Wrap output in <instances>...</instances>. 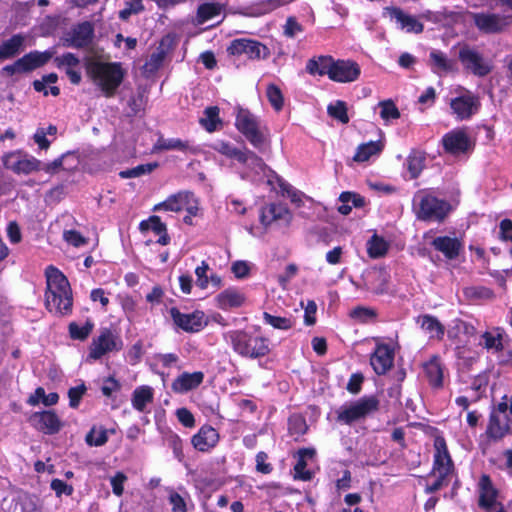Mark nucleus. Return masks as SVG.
Segmentation results:
<instances>
[{
    "label": "nucleus",
    "instance_id": "obj_9",
    "mask_svg": "<svg viewBox=\"0 0 512 512\" xmlns=\"http://www.w3.org/2000/svg\"><path fill=\"white\" fill-rule=\"evenodd\" d=\"M121 339L110 329L102 328L97 337H95L89 347V358L93 360L100 359L103 355L119 351L122 349Z\"/></svg>",
    "mask_w": 512,
    "mask_h": 512
},
{
    "label": "nucleus",
    "instance_id": "obj_35",
    "mask_svg": "<svg viewBox=\"0 0 512 512\" xmlns=\"http://www.w3.org/2000/svg\"><path fill=\"white\" fill-rule=\"evenodd\" d=\"M153 398L154 392L150 386H140L133 391L132 405L137 411L143 412L146 406L152 403Z\"/></svg>",
    "mask_w": 512,
    "mask_h": 512
},
{
    "label": "nucleus",
    "instance_id": "obj_44",
    "mask_svg": "<svg viewBox=\"0 0 512 512\" xmlns=\"http://www.w3.org/2000/svg\"><path fill=\"white\" fill-rule=\"evenodd\" d=\"M327 112L330 117L338 120L339 122L346 124L349 122V117L347 114V106L344 101L337 100L334 103H331L327 107Z\"/></svg>",
    "mask_w": 512,
    "mask_h": 512
},
{
    "label": "nucleus",
    "instance_id": "obj_12",
    "mask_svg": "<svg viewBox=\"0 0 512 512\" xmlns=\"http://www.w3.org/2000/svg\"><path fill=\"white\" fill-rule=\"evenodd\" d=\"M228 51L232 55H246L249 59H265L270 55L269 49L262 43L252 39H235L231 42Z\"/></svg>",
    "mask_w": 512,
    "mask_h": 512
},
{
    "label": "nucleus",
    "instance_id": "obj_19",
    "mask_svg": "<svg viewBox=\"0 0 512 512\" xmlns=\"http://www.w3.org/2000/svg\"><path fill=\"white\" fill-rule=\"evenodd\" d=\"M479 505L487 512H505L497 503V491L487 475H482L479 483Z\"/></svg>",
    "mask_w": 512,
    "mask_h": 512
},
{
    "label": "nucleus",
    "instance_id": "obj_55",
    "mask_svg": "<svg viewBox=\"0 0 512 512\" xmlns=\"http://www.w3.org/2000/svg\"><path fill=\"white\" fill-rule=\"evenodd\" d=\"M208 270H209V265L205 261H202L201 265L195 269V274L197 277L196 284L201 289H206L208 287V284H209V277L207 276Z\"/></svg>",
    "mask_w": 512,
    "mask_h": 512
},
{
    "label": "nucleus",
    "instance_id": "obj_18",
    "mask_svg": "<svg viewBox=\"0 0 512 512\" xmlns=\"http://www.w3.org/2000/svg\"><path fill=\"white\" fill-rule=\"evenodd\" d=\"M29 421L38 431L49 435L58 433L62 427L60 418L52 410L35 412Z\"/></svg>",
    "mask_w": 512,
    "mask_h": 512
},
{
    "label": "nucleus",
    "instance_id": "obj_40",
    "mask_svg": "<svg viewBox=\"0 0 512 512\" xmlns=\"http://www.w3.org/2000/svg\"><path fill=\"white\" fill-rule=\"evenodd\" d=\"M212 148L220 154L228 158L236 159L239 162L244 159V149H239L229 142L219 140L213 144Z\"/></svg>",
    "mask_w": 512,
    "mask_h": 512
},
{
    "label": "nucleus",
    "instance_id": "obj_2",
    "mask_svg": "<svg viewBox=\"0 0 512 512\" xmlns=\"http://www.w3.org/2000/svg\"><path fill=\"white\" fill-rule=\"evenodd\" d=\"M225 340L232 345L234 352L251 359H257L269 354V340L263 336L250 334L243 330L229 331L224 335Z\"/></svg>",
    "mask_w": 512,
    "mask_h": 512
},
{
    "label": "nucleus",
    "instance_id": "obj_17",
    "mask_svg": "<svg viewBox=\"0 0 512 512\" xmlns=\"http://www.w3.org/2000/svg\"><path fill=\"white\" fill-rule=\"evenodd\" d=\"M442 144L444 150L452 155L466 153L472 146L469 136L462 129H455L446 133L442 138Z\"/></svg>",
    "mask_w": 512,
    "mask_h": 512
},
{
    "label": "nucleus",
    "instance_id": "obj_26",
    "mask_svg": "<svg viewBox=\"0 0 512 512\" xmlns=\"http://www.w3.org/2000/svg\"><path fill=\"white\" fill-rule=\"evenodd\" d=\"M204 379V374L200 371L179 375L172 383V390L176 393H186L197 388Z\"/></svg>",
    "mask_w": 512,
    "mask_h": 512
},
{
    "label": "nucleus",
    "instance_id": "obj_24",
    "mask_svg": "<svg viewBox=\"0 0 512 512\" xmlns=\"http://www.w3.org/2000/svg\"><path fill=\"white\" fill-rule=\"evenodd\" d=\"M219 434L212 426H203L197 434L192 437V445L201 452H207L216 446Z\"/></svg>",
    "mask_w": 512,
    "mask_h": 512
},
{
    "label": "nucleus",
    "instance_id": "obj_47",
    "mask_svg": "<svg viewBox=\"0 0 512 512\" xmlns=\"http://www.w3.org/2000/svg\"><path fill=\"white\" fill-rule=\"evenodd\" d=\"M483 342L481 343L487 350L499 352L503 349L502 335L497 332H484L481 336Z\"/></svg>",
    "mask_w": 512,
    "mask_h": 512
},
{
    "label": "nucleus",
    "instance_id": "obj_41",
    "mask_svg": "<svg viewBox=\"0 0 512 512\" xmlns=\"http://www.w3.org/2000/svg\"><path fill=\"white\" fill-rule=\"evenodd\" d=\"M508 430L509 427L507 423H501L498 416H496L495 414H491L489 424L487 427V434L490 438L494 440H499L506 435Z\"/></svg>",
    "mask_w": 512,
    "mask_h": 512
},
{
    "label": "nucleus",
    "instance_id": "obj_22",
    "mask_svg": "<svg viewBox=\"0 0 512 512\" xmlns=\"http://www.w3.org/2000/svg\"><path fill=\"white\" fill-rule=\"evenodd\" d=\"M394 351L386 344L377 345L370 357V364L378 375H383L393 366Z\"/></svg>",
    "mask_w": 512,
    "mask_h": 512
},
{
    "label": "nucleus",
    "instance_id": "obj_4",
    "mask_svg": "<svg viewBox=\"0 0 512 512\" xmlns=\"http://www.w3.org/2000/svg\"><path fill=\"white\" fill-rule=\"evenodd\" d=\"M416 214L418 219L424 221H442L450 211L448 202L427 194L418 193L415 197Z\"/></svg>",
    "mask_w": 512,
    "mask_h": 512
},
{
    "label": "nucleus",
    "instance_id": "obj_28",
    "mask_svg": "<svg viewBox=\"0 0 512 512\" xmlns=\"http://www.w3.org/2000/svg\"><path fill=\"white\" fill-rule=\"evenodd\" d=\"M93 35V27L90 23L84 22L77 25L71 32L70 37L66 39L69 46L82 48L87 46Z\"/></svg>",
    "mask_w": 512,
    "mask_h": 512
},
{
    "label": "nucleus",
    "instance_id": "obj_53",
    "mask_svg": "<svg viewBox=\"0 0 512 512\" xmlns=\"http://www.w3.org/2000/svg\"><path fill=\"white\" fill-rule=\"evenodd\" d=\"M63 239L74 247H81L88 243V239L76 230H65Z\"/></svg>",
    "mask_w": 512,
    "mask_h": 512
},
{
    "label": "nucleus",
    "instance_id": "obj_31",
    "mask_svg": "<svg viewBox=\"0 0 512 512\" xmlns=\"http://www.w3.org/2000/svg\"><path fill=\"white\" fill-rule=\"evenodd\" d=\"M334 58L331 56H318L309 59L306 64V70L311 75L324 76L327 75L330 78L333 69Z\"/></svg>",
    "mask_w": 512,
    "mask_h": 512
},
{
    "label": "nucleus",
    "instance_id": "obj_52",
    "mask_svg": "<svg viewBox=\"0 0 512 512\" xmlns=\"http://www.w3.org/2000/svg\"><path fill=\"white\" fill-rule=\"evenodd\" d=\"M140 228L142 230H152L157 235L167 231L166 225L158 216H151L148 221L141 222Z\"/></svg>",
    "mask_w": 512,
    "mask_h": 512
},
{
    "label": "nucleus",
    "instance_id": "obj_5",
    "mask_svg": "<svg viewBox=\"0 0 512 512\" xmlns=\"http://www.w3.org/2000/svg\"><path fill=\"white\" fill-rule=\"evenodd\" d=\"M379 402L375 397H363L337 411V421L346 425L365 419L378 410Z\"/></svg>",
    "mask_w": 512,
    "mask_h": 512
},
{
    "label": "nucleus",
    "instance_id": "obj_25",
    "mask_svg": "<svg viewBox=\"0 0 512 512\" xmlns=\"http://www.w3.org/2000/svg\"><path fill=\"white\" fill-rule=\"evenodd\" d=\"M245 300V294L237 288H227L216 296L217 306L222 310L238 308Z\"/></svg>",
    "mask_w": 512,
    "mask_h": 512
},
{
    "label": "nucleus",
    "instance_id": "obj_62",
    "mask_svg": "<svg viewBox=\"0 0 512 512\" xmlns=\"http://www.w3.org/2000/svg\"><path fill=\"white\" fill-rule=\"evenodd\" d=\"M364 377L360 373L352 374L348 383H347V390L352 394H357L361 390V386L363 383Z\"/></svg>",
    "mask_w": 512,
    "mask_h": 512
},
{
    "label": "nucleus",
    "instance_id": "obj_38",
    "mask_svg": "<svg viewBox=\"0 0 512 512\" xmlns=\"http://www.w3.org/2000/svg\"><path fill=\"white\" fill-rule=\"evenodd\" d=\"M383 149V144L380 141H370L358 147L354 160L357 162L367 161L371 156L380 153Z\"/></svg>",
    "mask_w": 512,
    "mask_h": 512
},
{
    "label": "nucleus",
    "instance_id": "obj_21",
    "mask_svg": "<svg viewBox=\"0 0 512 512\" xmlns=\"http://www.w3.org/2000/svg\"><path fill=\"white\" fill-rule=\"evenodd\" d=\"M293 215L286 205L281 203H270L261 209L260 221L264 226L271 225L273 222L281 221L288 225L292 221Z\"/></svg>",
    "mask_w": 512,
    "mask_h": 512
},
{
    "label": "nucleus",
    "instance_id": "obj_16",
    "mask_svg": "<svg viewBox=\"0 0 512 512\" xmlns=\"http://www.w3.org/2000/svg\"><path fill=\"white\" fill-rule=\"evenodd\" d=\"M360 73V66L356 62L352 60L334 59L330 80L339 83H350L356 81Z\"/></svg>",
    "mask_w": 512,
    "mask_h": 512
},
{
    "label": "nucleus",
    "instance_id": "obj_57",
    "mask_svg": "<svg viewBox=\"0 0 512 512\" xmlns=\"http://www.w3.org/2000/svg\"><path fill=\"white\" fill-rule=\"evenodd\" d=\"M143 8L142 0H131L127 3V7L119 12V17L122 20H127L132 14L139 13Z\"/></svg>",
    "mask_w": 512,
    "mask_h": 512
},
{
    "label": "nucleus",
    "instance_id": "obj_45",
    "mask_svg": "<svg viewBox=\"0 0 512 512\" xmlns=\"http://www.w3.org/2000/svg\"><path fill=\"white\" fill-rule=\"evenodd\" d=\"M263 319L266 324L280 330H288L294 325V322L291 318L274 316L268 312L263 313Z\"/></svg>",
    "mask_w": 512,
    "mask_h": 512
},
{
    "label": "nucleus",
    "instance_id": "obj_51",
    "mask_svg": "<svg viewBox=\"0 0 512 512\" xmlns=\"http://www.w3.org/2000/svg\"><path fill=\"white\" fill-rule=\"evenodd\" d=\"M267 98L270 104L276 111H279L283 107V95L281 90L274 84H270L267 86L266 90Z\"/></svg>",
    "mask_w": 512,
    "mask_h": 512
},
{
    "label": "nucleus",
    "instance_id": "obj_15",
    "mask_svg": "<svg viewBox=\"0 0 512 512\" xmlns=\"http://www.w3.org/2000/svg\"><path fill=\"white\" fill-rule=\"evenodd\" d=\"M434 465L432 475L447 477L452 471V460L448 452L446 441L443 437L437 436L434 440Z\"/></svg>",
    "mask_w": 512,
    "mask_h": 512
},
{
    "label": "nucleus",
    "instance_id": "obj_30",
    "mask_svg": "<svg viewBox=\"0 0 512 512\" xmlns=\"http://www.w3.org/2000/svg\"><path fill=\"white\" fill-rule=\"evenodd\" d=\"M430 66L433 72L442 75L456 71V63L439 50H432L429 55Z\"/></svg>",
    "mask_w": 512,
    "mask_h": 512
},
{
    "label": "nucleus",
    "instance_id": "obj_13",
    "mask_svg": "<svg viewBox=\"0 0 512 512\" xmlns=\"http://www.w3.org/2000/svg\"><path fill=\"white\" fill-rule=\"evenodd\" d=\"M53 55V51L30 52L18 59L14 64L6 66L5 70L11 74L28 72L46 64Z\"/></svg>",
    "mask_w": 512,
    "mask_h": 512
},
{
    "label": "nucleus",
    "instance_id": "obj_63",
    "mask_svg": "<svg viewBox=\"0 0 512 512\" xmlns=\"http://www.w3.org/2000/svg\"><path fill=\"white\" fill-rule=\"evenodd\" d=\"M177 418L185 427L191 428L195 425L193 414L186 408H180L177 410Z\"/></svg>",
    "mask_w": 512,
    "mask_h": 512
},
{
    "label": "nucleus",
    "instance_id": "obj_6",
    "mask_svg": "<svg viewBox=\"0 0 512 512\" xmlns=\"http://www.w3.org/2000/svg\"><path fill=\"white\" fill-rule=\"evenodd\" d=\"M235 125L255 148L261 149L264 146L265 135L260 127L259 120L249 110L238 109Z\"/></svg>",
    "mask_w": 512,
    "mask_h": 512
},
{
    "label": "nucleus",
    "instance_id": "obj_36",
    "mask_svg": "<svg viewBox=\"0 0 512 512\" xmlns=\"http://www.w3.org/2000/svg\"><path fill=\"white\" fill-rule=\"evenodd\" d=\"M24 37L14 35L0 45V60L8 59L16 55L22 48Z\"/></svg>",
    "mask_w": 512,
    "mask_h": 512
},
{
    "label": "nucleus",
    "instance_id": "obj_64",
    "mask_svg": "<svg viewBox=\"0 0 512 512\" xmlns=\"http://www.w3.org/2000/svg\"><path fill=\"white\" fill-rule=\"evenodd\" d=\"M169 502L172 506V512H186V504L178 493L171 492Z\"/></svg>",
    "mask_w": 512,
    "mask_h": 512
},
{
    "label": "nucleus",
    "instance_id": "obj_37",
    "mask_svg": "<svg viewBox=\"0 0 512 512\" xmlns=\"http://www.w3.org/2000/svg\"><path fill=\"white\" fill-rule=\"evenodd\" d=\"M426 155L421 151H412L407 158V169L411 178H417L425 167Z\"/></svg>",
    "mask_w": 512,
    "mask_h": 512
},
{
    "label": "nucleus",
    "instance_id": "obj_61",
    "mask_svg": "<svg viewBox=\"0 0 512 512\" xmlns=\"http://www.w3.org/2000/svg\"><path fill=\"white\" fill-rule=\"evenodd\" d=\"M268 456L265 452H259L256 455V469L258 472L268 474L272 471V466L267 463Z\"/></svg>",
    "mask_w": 512,
    "mask_h": 512
},
{
    "label": "nucleus",
    "instance_id": "obj_54",
    "mask_svg": "<svg viewBox=\"0 0 512 512\" xmlns=\"http://www.w3.org/2000/svg\"><path fill=\"white\" fill-rule=\"evenodd\" d=\"M54 62L58 68L65 67L66 69H71L79 64V59L72 53H66L62 56L56 57Z\"/></svg>",
    "mask_w": 512,
    "mask_h": 512
},
{
    "label": "nucleus",
    "instance_id": "obj_11",
    "mask_svg": "<svg viewBox=\"0 0 512 512\" xmlns=\"http://www.w3.org/2000/svg\"><path fill=\"white\" fill-rule=\"evenodd\" d=\"M475 26L483 33H501L512 23V16L496 13H474L472 15Z\"/></svg>",
    "mask_w": 512,
    "mask_h": 512
},
{
    "label": "nucleus",
    "instance_id": "obj_29",
    "mask_svg": "<svg viewBox=\"0 0 512 512\" xmlns=\"http://www.w3.org/2000/svg\"><path fill=\"white\" fill-rule=\"evenodd\" d=\"M298 461L294 466V478L302 481H309L313 477V472L307 469V460L313 459L315 450L312 448L300 449L297 453Z\"/></svg>",
    "mask_w": 512,
    "mask_h": 512
},
{
    "label": "nucleus",
    "instance_id": "obj_43",
    "mask_svg": "<svg viewBox=\"0 0 512 512\" xmlns=\"http://www.w3.org/2000/svg\"><path fill=\"white\" fill-rule=\"evenodd\" d=\"M388 243L381 237L374 235L367 244V251L371 258H380L387 253Z\"/></svg>",
    "mask_w": 512,
    "mask_h": 512
},
{
    "label": "nucleus",
    "instance_id": "obj_60",
    "mask_svg": "<svg viewBox=\"0 0 512 512\" xmlns=\"http://www.w3.org/2000/svg\"><path fill=\"white\" fill-rule=\"evenodd\" d=\"M302 26L295 20L293 17H289L286 21V24L284 26V34L289 37L293 38L298 33L302 32Z\"/></svg>",
    "mask_w": 512,
    "mask_h": 512
},
{
    "label": "nucleus",
    "instance_id": "obj_48",
    "mask_svg": "<svg viewBox=\"0 0 512 512\" xmlns=\"http://www.w3.org/2000/svg\"><path fill=\"white\" fill-rule=\"evenodd\" d=\"M86 443L90 446H102L108 441L107 430L93 427L86 435Z\"/></svg>",
    "mask_w": 512,
    "mask_h": 512
},
{
    "label": "nucleus",
    "instance_id": "obj_33",
    "mask_svg": "<svg viewBox=\"0 0 512 512\" xmlns=\"http://www.w3.org/2000/svg\"><path fill=\"white\" fill-rule=\"evenodd\" d=\"M425 375L429 383L434 387H440L443 383V367L439 357L433 356L424 364Z\"/></svg>",
    "mask_w": 512,
    "mask_h": 512
},
{
    "label": "nucleus",
    "instance_id": "obj_59",
    "mask_svg": "<svg viewBox=\"0 0 512 512\" xmlns=\"http://www.w3.org/2000/svg\"><path fill=\"white\" fill-rule=\"evenodd\" d=\"M127 480V476L122 472H117L110 480L113 493L117 496H121L124 491V483Z\"/></svg>",
    "mask_w": 512,
    "mask_h": 512
},
{
    "label": "nucleus",
    "instance_id": "obj_7",
    "mask_svg": "<svg viewBox=\"0 0 512 512\" xmlns=\"http://www.w3.org/2000/svg\"><path fill=\"white\" fill-rule=\"evenodd\" d=\"M458 58L463 67L475 76L485 77L493 70L492 61L468 45L460 48Z\"/></svg>",
    "mask_w": 512,
    "mask_h": 512
},
{
    "label": "nucleus",
    "instance_id": "obj_10",
    "mask_svg": "<svg viewBox=\"0 0 512 512\" xmlns=\"http://www.w3.org/2000/svg\"><path fill=\"white\" fill-rule=\"evenodd\" d=\"M3 161L5 167L16 174H30L41 170V161L21 150L8 153Z\"/></svg>",
    "mask_w": 512,
    "mask_h": 512
},
{
    "label": "nucleus",
    "instance_id": "obj_27",
    "mask_svg": "<svg viewBox=\"0 0 512 512\" xmlns=\"http://www.w3.org/2000/svg\"><path fill=\"white\" fill-rule=\"evenodd\" d=\"M416 323L430 339L441 340L444 337L445 327L436 317L429 314L421 315L416 319Z\"/></svg>",
    "mask_w": 512,
    "mask_h": 512
},
{
    "label": "nucleus",
    "instance_id": "obj_58",
    "mask_svg": "<svg viewBox=\"0 0 512 512\" xmlns=\"http://www.w3.org/2000/svg\"><path fill=\"white\" fill-rule=\"evenodd\" d=\"M50 487L58 497H60L63 494L70 496L74 490L71 485L66 484L64 481L60 479H53L51 481Z\"/></svg>",
    "mask_w": 512,
    "mask_h": 512
},
{
    "label": "nucleus",
    "instance_id": "obj_20",
    "mask_svg": "<svg viewBox=\"0 0 512 512\" xmlns=\"http://www.w3.org/2000/svg\"><path fill=\"white\" fill-rule=\"evenodd\" d=\"M175 325L186 332H198L204 325V313L195 311L192 313H181L173 307L169 311Z\"/></svg>",
    "mask_w": 512,
    "mask_h": 512
},
{
    "label": "nucleus",
    "instance_id": "obj_56",
    "mask_svg": "<svg viewBox=\"0 0 512 512\" xmlns=\"http://www.w3.org/2000/svg\"><path fill=\"white\" fill-rule=\"evenodd\" d=\"M86 387L84 384H81L76 387H72L68 391V397H69V405L71 408H77L81 398L85 394Z\"/></svg>",
    "mask_w": 512,
    "mask_h": 512
},
{
    "label": "nucleus",
    "instance_id": "obj_14",
    "mask_svg": "<svg viewBox=\"0 0 512 512\" xmlns=\"http://www.w3.org/2000/svg\"><path fill=\"white\" fill-rule=\"evenodd\" d=\"M480 102L478 97L469 91L452 98L450 101V108L453 115L458 120H467L471 118L479 109Z\"/></svg>",
    "mask_w": 512,
    "mask_h": 512
},
{
    "label": "nucleus",
    "instance_id": "obj_42",
    "mask_svg": "<svg viewBox=\"0 0 512 512\" xmlns=\"http://www.w3.org/2000/svg\"><path fill=\"white\" fill-rule=\"evenodd\" d=\"M94 328V323L87 320L82 326L76 322L69 324V334L72 339L83 341L88 338Z\"/></svg>",
    "mask_w": 512,
    "mask_h": 512
},
{
    "label": "nucleus",
    "instance_id": "obj_46",
    "mask_svg": "<svg viewBox=\"0 0 512 512\" xmlns=\"http://www.w3.org/2000/svg\"><path fill=\"white\" fill-rule=\"evenodd\" d=\"M221 11V6L216 3H204L199 6L197 11L198 21L204 23L215 16H218Z\"/></svg>",
    "mask_w": 512,
    "mask_h": 512
},
{
    "label": "nucleus",
    "instance_id": "obj_23",
    "mask_svg": "<svg viewBox=\"0 0 512 512\" xmlns=\"http://www.w3.org/2000/svg\"><path fill=\"white\" fill-rule=\"evenodd\" d=\"M431 245L448 260L457 258L463 248V244L458 238L449 236L436 237L432 240Z\"/></svg>",
    "mask_w": 512,
    "mask_h": 512
},
{
    "label": "nucleus",
    "instance_id": "obj_8",
    "mask_svg": "<svg viewBox=\"0 0 512 512\" xmlns=\"http://www.w3.org/2000/svg\"><path fill=\"white\" fill-rule=\"evenodd\" d=\"M198 209V200L190 191H179L172 194L166 200L153 207V211H171L178 213L185 210L191 215H196Z\"/></svg>",
    "mask_w": 512,
    "mask_h": 512
},
{
    "label": "nucleus",
    "instance_id": "obj_39",
    "mask_svg": "<svg viewBox=\"0 0 512 512\" xmlns=\"http://www.w3.org/2000/svg\"><path fill=\"white\" fill-rule=\"evenodd\" d=\"M200 124L208 132H214L217 129V126L221 124L219 108L216 106L207 107L204 110V116L200 119Z\"/></svg>",
    "mask_w": 512,
    "mask_h": 512
},
{
    "label": "nucleus",
    "instance_id": "obj_49",
    "mask_svg": "<svg viewBox=\"0 0 512 512\" xmlns=\"http://www.w3.org/2000/svg\"><path fill=\"white\" fill-rule=\"evenodd\" d=\"M244 159L240 160V163L247 165L249 168L256 170V172L264 171L266 165L263 160L258 157L254 152L244 149Z\"/></svg>",
    "mask_w": 512,
    "mask_h": 512
},
{
    "label": "nucleus",
    "instance_id": "obj_34",
    "mask_svg": "<svg viewBox=\"0 0 512 512\" xmlns=\"http://www.w3.org/2000/svg\"><path fill=\"white\" fill-rule=\"evenodd\" d=\"M169 150H177V151L185 152V151L191 150V145H190L189 141H183L179 138L159 137L153 146L154 152L169 151Z\"/></svg>",
    "mask_w": 512,
    "mask_h": 512
},
{
    "label": "nucleus",
    "instance_id": "obj_3",
    "mask_svg": "<svg viewBox=\"0 0 512 512\" xmlns=\"http://www.w3.org/2000/svg\"><path fill=\"white\" fill-rule=\"evenodd\" d=\"M87 72L107 97L114 95L124 77V72L118 63L94 61L89 63Z\"/></svg>",
    "mask_w": 512,
    "mask_h": 512
},
{
    "label": "nucleus",
    "instance_id": "obj_1",
    "mask_svg": "<svg viewBox=\"0 0 512 512\" xmlns=\"http://www.w3.org/2000/svg\"><path fill=\"white\" fill-rule=\"evenodd\" d=\"M47 288L45 292V306L55 315L71 313L73 297L70 284L65 275L53 266L46 269Z\"/></svg>",
    "mask_w": 512,
    "mask_h": 512
},
{
    "label": "nucleus",
    "instance_id": "obj_32",
    "mask_svg": "<svg viewBox=\"0 0 512 512\" xmlns=\"http://www.w3.org/2000/svg\"><path fill=\"white\" fill-rule=\"evenodd\" d=\"M390 15L400 24L402 29L409 33H421L423 31V24L420 23L414 16L405 14L399 8H387Z\"/></svg>",
    "mask_w": 512,
    "mask_h": 512
},
{
    "label": "nucleus",
    "instance_id": "obj_50",
    "mask_svg": "<svg viewBox=\"0 0 512 512\" xmlns=\"http://www.w3.org/2000/svg\"><path fill=\"white\" fill-rule=\"evenodd\" d=\"M378 105L381 108L380 116L385 122L398 119L400 117V112L393 101L385 100L380 102Z\"/></svg>",
    "mask_w": 512,
    "mask_h": 512
}]
</instances>
